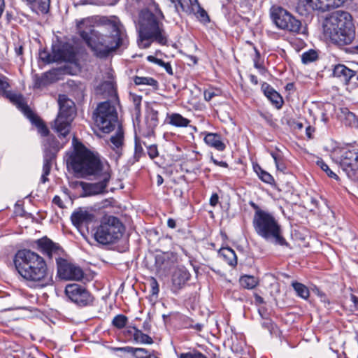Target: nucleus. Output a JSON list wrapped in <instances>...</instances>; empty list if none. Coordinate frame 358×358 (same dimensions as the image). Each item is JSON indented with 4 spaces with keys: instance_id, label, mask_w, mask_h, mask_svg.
<instances>
[{
    "instance_id": "obj_38",
    "label": "nucleus",
    "mask_w": 358,
    "mask_h": 358,
    "mask_svg": "<svg viewBox=\"0 0 358 358\" xmlns=\"http://www.w3.org/2000/svg\"><path fill=\"white\" fill-rule=\"evenodd\" d=\"M145 155V151L143 148L142 142L137 136H136L135 137L134 154V162H138L139 159Z\"/></svg>"
},
{
    "instance_id": "obj_49",
    "label": "nucleus",
    "mask_w": 358,
    "mask_h": 358,
    "mask_svg": "<svg viewBox=\"0 0 358 358\" xmlns=\"http://www.w3.org/2000/svg\"><path fill=\"white\" fill-rule=\"evenodd\" d=\"M259 171H256L257 173L259 178L264 182L267 184H272L274 182L273 177L268 173V172L264 171L260 167H259Z\"/></svg>"
},
{
    "instance_id": "obj_24",
    "label": "nucleus",
    "mask_w": 358,
    "mask_h": 358,
    "mask_svg": "<svg viewBox=\"0 0 358 358\" xmlns=\"http://www.w3.org/2000/svg\"><path fill=\"white\" fill-rule=\"evenodd\" d=\"M352 75V70L344 64H337L333 69V76L340 79L345 85L349 84V80Z\"/></svg>"
},
{
    "instance_id": "obj_20",
    "label": "nucleus",
    "mask_w": 358,
    "mask_h": 358,
    "mask_svg": "<svg viewBox=\"0 0 358 358\" xmlns=\"http://www.w3.org/2000/svg\"><path fill=\"white\" fill-rule=\"evenodd\" d=\"M94 218V215L86 210L79 208L74 211L71 216L72 224L77 228L82 227L90 223Z\"/></svg>"
},
{
    "instance_id": "obj_50",
    "label": "nucleus",
    "mask_w": 358,
    "mask_h": 358,
    "mask_svg": "<svg viewBox=\"0 0 358 358\" xmlns=\"http://www.w3.org/2000/svg\"><path fill=\"white\" fill-rule=\"evenodd\" d=\"M39 57L46 64L57 62V60L55 59L54 53L52 52V55H51L46 50H41L39 52Z\"/></svg>"
},
{
    "instance_id": "obj_44",
    "label": "nucleus",
    "mask_w": 358,
    "mask_h": 358,
    "mask_svg": "<svg viewBox=\"0 0 358 358\" xmlns=\"http://www.w3.org/2000/svg\"><path fill=\"white\" fill-rule=\"evenodd\" d=\"M171 3L174 5L176 12L180 13L183 12L185 13H191V10L189 8H186V5L182 1V0H169Z\"/></svg>"
},
{
    "instance_id": "obj_46",
    "label": "nucleus",
    "mask_w": 358,
    "mask_h": 358,
    "mask_svg": "<svg viewBox=\"0 0 358 358\" xmlns=\"http://www.w3.org/2000/svg\"><path fill=\"white\" fill-rule=\"evenodd\" d=\"M317 164L329 177L336 180L338 179V176L329 169V166L322 159L317 161Z\"/></svg>"
},
{
    "instance_id": "obj_40",
    "label": "nucleus",
    "mask_w": 358,
    "mask_h": 358,
    "mask_svg": "<svg viewBox=\"0 0 358 358\" xmlns=\"http://www.w3.org/2000/svg\"><path fill=\"white\" fill-rule=\"evenodd\" d=\"M318 58V54L315 50L310 49L301 55V61L303 64H307L315 62Z\"/></svg>"
},
{
    "instance_id": "obj_22",
    "label": "nucleus",
    "mask_w": 358,
    "mask_h": 358,
    "mask_svg": "<svg viewBox=\"0 0 358 358\" xmlns=\"http://www.w3.org/2000/svg\"><path fill=\"white\" fill-rule=\"evenodd\" d=\"M204 142L218 151H224L226 148L221 136L217 133H207L204 137Z\"/></svg>"
},
{
    "instance_id": "obj_31",
    "label": "nucleus",
    "mask_w": 358,
    "mask_h": 358,
    "mask_svg": "<svg viewBox=\"0 0 358 358\" xmlns=\"http://www.w3.org/2000/svg\"><path fill=\"white\" fill-rule=\"evenodd\" d=\"M50 76H51V73L49 72L43 73L41 76H36L34 79V87L41 89L51 84L53 80Z\"/></svg>"
},
{
    "instance_id": "obj_28",
    "label": "nucleus",
    "mask_w": 358,
    "mask_h": 358,
    "mask_svg": "<svg viewBox=\"0 0 358 358\" xmlns=\"http://www.w3.org/2000/svg\"><path fill=\"white\" fill-rule=\"evenodd\" d=\"M66 85L69 88L71 92L78 99L84 96L85 86L80 81L69 80L66 82Z\"/></svg>"
},
{
    "instance_id": "obj_7",
    "label": "nucleus",
    "mask_w": 358,
    "mask_h": 358,
    "mask_svg": "<svg viewBox=\"0 0 358 358\" xmlns=\"http://www.w3.org/2000/svg\"><path fill=\"white\" fill-rule=\"evenodd\" d=\"M124 231V225L117 217H104L94 233V238L100 244H111L122 237Z\"/></svg>"
},
{
    "instance_id": "obj_33",
    "label": "nucleus",
    "mask_w": 358,
    "mask_h": 358,
    "mask_svg": "<svg viewBox=\"0 0 358 358\" xmlns=\"http://www.w3.org/2000/svg\"><path fill=\"white\" fill-rule=\"evenodd\" d=\"M113 145V149H120L122 148L124 141V131L120 125L117 126V130L114 136H112L110 139Z\"/></svg>"
},
{
    "instance_id": "obj_14",
    "label": "nucleus",
    "mask_w": 358,
    "mask_h": 358,
    "mask_svg": "<svg viewBox=\"0 0 358 358\" xmlns=\"http://www.w3.org/2000/svg\"><path fill=\"white\" fill-rule=\"evenodd\" d=\"M57 275L64 280H81L83 278L84 273L83 269L62 258L57 263Z\"/></svg>"
},
{
    "instance_id": "obj_6",
    "label": "nucleus",
    "mask_w": 358,
    "mask_h": 358,
    "mask_svg": "<svg viewBox=\"0 0 358 358\" xmlns=\"http://www.w3.org/2000/svg\"><path fill=\"white\" fill-rule=\"evenodd\" d=\"M327 27L331 41L339 46L349 45L355 38L352 16L348 12L337 10L332 13Z\"/></svg>"
},
{
    "instance_id": "obj_36",
    "label": "nucleus",
    "mask_w": 358,
    "mask_h": 358,
    "mask_svg": "<svg viewBox=\"0 0 358 358\" xmlns=\"http://www.w3.org/2000/svg\"><path fill=\"white\" fill-rule=\"evenodd\" d=\"M134 341L136 343H142V344H152L153 339L143 333L141 330H135L134 331Z\"/></svg>"
},
{
    "instance_id": "obj_42",
    "label": "nucleus",
    "mask_w": 358,
    "mask_h": 358,
    "mask_svg": "<svg viewBox=\"0 0 358 358\" xmlns=\"http://www.w3.org/2000/svg\"><path fill=\"white\" fill-rule=\"evenodd\" d=\"M127 320L128 319L125 315L122 314H119L113 318L112 321V324L115 327L121 329L126 326Z\"/></svg>"
},
{
    "instance_id": "obj_45",
    "label": "nucleus",
    "mask_w": 358,
    "mask_h": 358,
    "mask_svg": "<svg viewBox=\"0 0 358 358\" xmlns=\"http://www.w3.org/2000/svg\"><path fill=\"white\" fill-rule=\"evenodd\" d=\"M130 98L131 99V101L134 106L135 114L136 115V116H139L141 115V106L142 96L131 93Z\"/></svg>"
},
{
    "instance_id": "obj_60",
    "label": "nucleus",
    "mask_w": 358,
    "mask_h": 358,
    "mask_svg": "<svg viewBox=\"0 0 358 358\" xmlns=\"http://www.w3.org/2000/svg\"><path fill=\"white\" fill-rule=\"evenodd\" d=\"M210 159L217 166L224 167V168L228 167V164L226 162L218 161L217 159H215L213 156H211Z\"/></svg>"
},
{
    "instance_id": "obj_12",
    "label": "nucleus",
    "mask_w": 358,
    "mask_h": 358,
    "mask_svg": "<svg viewBox=\"0 0 358 358\" xmlns=\"http://www.w3.org/2000/svg\"><path fill=\"white\" fill-rule=\"evenodd\" d=\"M336 161L349 178L355 176L358 169V152L355 149L342 148L335 151Z\"/></svg>"
},
{
    "instance_id": "obj_3",
    "label": "nucleus",
    "mask_w": 358,
    "mask_h": 358,
    "mask_svg": "<svg viewBox=\"0 0 358 358\" xmlns=\"http://www.w3.org/2000/svg\"><path fill=\"white\" fill-rule=\"evenodd\" d=\"M13 264L18 274L31 287L42 289L54 282L45 259L30 249L19 250L13 257Z\"/></svg>"
},
{
    "instance_id": "obj_56",
    "label": "nucleus",
    "mask_w": 358,
    "mask_h": 358,
    "mask_svg": "<svg viewBox=\"0 0 358 358\" xmlns=\"http://www.w3.org/2000/svg\"><path fill=\"white\" fill-rule=\"evenodd\" d=\"M345 0H329L330 9H334L341 6Z\"/></svg>"
},
{
    "instance_id": "obj_53",
    "label": "nucleus",
    "mask_w": 358,
    "mask_h": 358,
    "mask_svg": "<svg viewBox=\"0 0 358 358\" xmlns=\"http://www.w3.org/2000/svg\"><path fill=\"white\" fill-rule=\"evenodd\" d=\"M348 85L351 86L353 88L358 87V71H356L352 70V75L351 78L349 80V84Z\"/></svg>"
},
{
    "instance_id": "obj_2",
    "label": "nucleus",
    "mask_w": 358,
    "mask_h": 358,
    "mask_svg": "<svg viewBox=\"0 0 358 358\" xmlns=\"http://www.w3.org/2000/svg\"><path fill=\"white\" fill-rule=\"evenodd\" d=\"M108 26L110 34L103 35L95 30L90 20H83L77 24L80 36L94 55L100 58L107 57L110 52L127 43L124 27L120 21H110Z\"/></svg>"
},
{
    "instance_id": "obj_55",
    "label": "nucleus",
    "mask_w": 358,
    "mask_h": 358,
    "mask_svg": "<svg viewBox=\"0 0 358 358\" xmlns=\"http://www.w3.org/2000/svg\"><path fill=\"white\" fill-rule=\"evenodd\" d=\"M215 96H217V94L213 90H208L204 92V99L206 101H209Z\"/></svg>"
},
{
    "instance_id": "obj_63",
    "label": "nucleus",
    "mask_w": 358,
    "mask_h": 358,
    "mask_svg": "<svg viewBox=\"0 0 358 358\" xmlns=\"http://www.w3.org/2000/svg\"><path fill=\"white\" fill-rule=\"evenodd\" d=\"M52 202L60 208L63 207V201L59 196H55Z\"/></svg>"
},
{
    "instance_id": "obj_9",
    "label": "nucleus",
    "mask_w": 358,
    "mask_h": 358,
    "mask_svg": "<svg viewBox=\"0 0 358 358\" xmlns=\"http://www.w3.org/2000/svg\"><path fill=\"white\" fill-rule=\"evenodd\" d=\"M59 112L55 120V131L59 136L66 137L70 132L71 124L74 119L76 110L73 102L66 99L64 95L59 96Z\"/></svg>"
},
{
    "instance_id": "obj_34",
    "label": "nucleus",
    "mask_w": 358,
    "mask_h": 358,
    "mask_svg": "<svg viewBox=\"0 0 358 358\" xmlns=\"http://www.w3.org/2000/svg\"><path fill=\"white\" fill-rule=\"evenodd\" d=\"M292 286L298 296L303 299H308L310 296V291L305 285L296 281H294L292 282Z\"/></svg>"
},
{
    "instance_id": "obj_11",
    "label": "nucleus",
    "mask_w": 358,
    "mask_h": 358,
    "mask_svg": "<svg viewBox=\"0 0 358 358\" xmlns=\"http://www.w3.org/2000/svg\"><path fill=\"white\" fill-rule=\"evenodd\" d=\"M65 294L68 299L79 307L92 306L94 297L92 294L83 285L72 283L65 287Z\"/></svg>"
},
{
    "instance_id": "obj_25",
    "label": "nucleus",
    "mask_w": 358,
    "mask_h": 358,
    "mask_svg": "<svg viewBox=\"0 0 358 358\" xmlns=\"http://www.w3.org/2000/svg\"><path fill=\"white\" fill-rule=\"evenodd\" d=\"M219 255L231 266L237 265V256L234 250L229 247H222L218 251Z\"/></svg>"
},
{
    "instance_id": "obj_39",
    "label": "nucleus",
    "mask_w": 358,
    "mask_h": 358,
    "mask_svg": "<svg viewBox=\"0 0 358 358\" xmlns=\"http://www.w3.org/2000/svg\"><path fill=\"white\" fill-rule=\"evenodd\" d=\"M34 2L37 12L42 14H46L49 12L50 0H34Z\"/></svg>"
},
{
    "instance_id": "obj_30",
    "label": "nucleus",
    "mask_w": 358,
    "mask_h": 358,
    "mask_svg": "<svg viewBox=\"0 0 358 358\" xmlns=\"http://www.w3.org/2000/svg\"><path fill=\"white\" fill-rule=\"evenodd\" d=\"M133 80L136 85H148L152 87L154 90L159 89V83L157 80L152 77H143L136 76L133 78Z\"/></svg>"
},
{
    "instance_id": "obj_61",
    "label": "nucleus",
    "mask_w": 358,
    "mask_h": 358,
    "mask_svg": "<svg viewBox=\"0 0 358 358\" xmlns=\"http://www.w3.org/2000/svg\"><path fill=\"white\" fill-rule=\"evenodd\" d=\"M291 127L295 130H301L303 128V124L300 122L293 121Z\"/></svg>"
},
{
    "instance_id": "obj_1",
    "label": "nucleus",
    "mask_w": 358,
    "mask_h": 358,
    "mask_svg": "<svg viewBox=\"0 0 358 358\" xmlns=\"http://www.w3.org/2000/svg\"><path fill=\"white\" fill-rule=\"evenodd\" d=\"M67 164L74 172L85 176H93L98 182H81L85 196H92L105 192L110 179L109 164L101 160L98 154L87 149L81 143L74 145V151L69 156Z\"/></svg>"
},
{
    "instance_id": "obj_4",
    "label": "nucleus",
    "mask_w": 358,
    "mask_h": 358,
    "mask_svg": "<svg viewBox=\"0 0 358 358\" xmlns=\"http://www.w3.org/2000/svg\"><path fill=\"white\" fill-rule=\"evenodd\" d=\"M164 17L159 5L155 2L148 8L142 9L138 15L140 40H152L162 45H166L168 37L162 22Z\"/></svg>"
},
{
    "instance_id": "obj_59",
    "label": "nucleus",
    "mask_w": 358,
    "mask_h": 358,
    "mask_svg": "<svg viewBox=\"0 0 358 358\" xmlns=\"http://www.w3.org/2000/svg\"><path fill=\"white\" fill-rule=\"evenodd\" d=\"M218 201H219V196H218L217 194V193L213 194L210 198V201H209L210 205L211 206L215 207L217 204Z\"/></svg>"
},
{
    "instance_id": "obj_37",
    "label": "nucleus",
    "mask_w": 358,
    "mask_h": 358,
    "mask_svg": "<svg viewBox=\"0 0 358 358\" xmlns=\"http://www.w3.org/2000/svg\"><path fill=\"white\" fill-rule=\"evenodd\" d=\"M182 322L183 326L187 329H194L197 331H201L203 328V324L194 323V320L192 318L187 316L182 317Z\"/></svg>"
},
{
    "instance_id": "obj_13",
    "label": "nucleus",
    "mask_w": 358,
    "mask_h": 358,
    "mask_svg": "<svg viewBox=\"0 0 358 358\" xmlns=\"http://www.w3.org/2000/svg\"><path fill=\"white\" fill-rule=\"evenodd\" d=\"M37 249L49 259H55L56 263L64 255V250L59 243L53 242L47 236L36 241Z\"/></svg>"
},
{
    "instance_id": "obj_35",
    "label": "nucleus",
    "mask_w": 358,
    "mask_h": 358,
    "mask_svg": "<svg viewBox=\"0 0 358 358\" xmlns=\"http://www.w3.org/2000/svg\"><path fill=\"white\" fill-rule=\"evenodd\" d=\"M257 279L252 275H245L240 278L241 285L245 289H251L255 287L257 285Z\"/></svg>"
},
{
    "instance_id": "obj_54",
    "label": "nucleus",
    "mask_w": 358,
    "mask_h": 358,
    "mask_svg": "<svg viewBox=\"0 0 358 358\" xmlns=\"http://www.w3.org/2000/svg\"><path fill=\"white\" fill-rule=\"evenodd\" d=\"M189 4L186 5V8H189L191 10V13H186L187 15H189L192 13H195V9H196L197 7L200 6V3L198 0H188Z\"/></svg>"
},
{
    "instance_id": "obj_15",
    "label": "nucleus",
    "mask_w": 358,
    "mask_h": 358,
    "mask_svg": "<svg viewBox=\"0 0 358 358\" xmlns=\"http://www.w3.org/2000/svg\"><path fill=\"white\" fill-rule=\"evenodd\" d=\"M297 10L301 14L310 13L312 10L325 12L331 10L329 0H299Z\"/></svg>"
},
{
    "instance_id": "obj_43",
    "label": "nucleus",
    "mask_w": 358,
    "mask_h": 358,
    "mask_svg": "<svg viewBox=\"0 0 358 358\" xmlns=\"http://www.w3.org/2000/svg\"><path fill=\"white\" fill-rule=\"evenodd\" d=\"M178 358H207V357L200 351L194 349L178 355Z\"/></svg>"
},
{
    "instance_id": "obj_29",
    "label": "nucleus",
    "mask_w": 358,
    "mask_h": 358,
    "mask_svg": "<svg viewBox=\"0 0 358 358\" xmlns=\"http://www.w3.org/2000/svg\"><path fill=\"white\" fill-rule=\"evenodd\" d=\"M117 351L130 353L134 358H147L150 350L143 348H134L131 346H126L122 348H117Z\"/></svg>"
},
{
    "instance_id": "obj_17",
    "label": "nucleus",
    "mask_w": 358,
    "mask_h": 358,
    "mask_svg": "<svg viewBox=\"0 0 358 358\" xmlns=\"http://www.w3.org/2000/svg\"><path fill=\"white\" fill-rule=\"evenodd\" d=\"M145 121L146 129L143 131V135L150 136L154 134L155 129L159 124V111L153 107H148Z\"/></svg>"
},
{
    "instance_id": "obj_18",
    "label": "nucleus",
    "mask_w": 358,
    "mask_h": 358,
    "mask_svg": "<svg viewBox=\"0 0 358 358\" xmlns=\"http://www.w3.org/2000/svg\"><path fill=\"white\" fill-rule=\"evenodd\" d=\"M190 273L185 266L178 267L172 276V290L176 293L190 278Z\"/></svg>"
},
{
    "instance_id": "obj_19",
    "label": "nucleus",
    "mask_w": 358,
    "mask_h": 358,
    "mask_svg": "<svg viewBox=\"0 0 358 358\" xmlns=\"http://www.w3.org/2000/svg\"><path fill=\"white\" fill-rule=\"evenodd\" d=\"M46 137L44 143L43 160L53 162L57 152L60 149L59 143L53 136L48 135Z\"/></svg>"
},
{
    "instance_id": "obj_52",
    "label": "nucleus",
    "mask_w": 358,
    "mask_h": 358,
    "mask_svg": "<svg viewBox=\"0 0 358 358\" xmlns=\"http://www.w3.org/2000/svg\"><path fill=\"white\" fill-rule=\"evenodd\" d=\"M156 64H157L162 67H164L165 71H166V73H168L169 75L173 74V69H172V67H171V65L170 64V63L165 62L162 59H156Z\"/></svg>"
},
{
    "instance_id": "obj_41",
    "label": "nucleus",
    "mask_w": 358,
    "mask_h": 358,
    "mask_svg": "<svg viewBox=\"0 0 358 358\" xmlns=\"http://www.w3.org/2000/svg\"><path fill=\"white\" fill-rule=\"evenodd\" d=\"M271 155L273 157L275 166L278 171L284 172L287 167L284 162L283 158L279 152H271Z\"/></svg>"
},
{
    "instance_id": "obj_10",
    "label": "nucleus",
    "mask_w": 358,
    "mask_h": 358,
    "mask_svg": "<svg viewBox=\"0 0 358 358\" xmlns=\"http://www.w3.org/2000/svg\"><path fill=\"white\" fill-rule=\"evenodd\" d=\"M271 17L278 28L294 34L300 32L301 22L283 8H272Z\"/></svg>"
},
{
    "instance_id": "obj_21",
    "label": "nucleus",
    "mask_w": 358,
    "mask_h": 358,
    "mask_svg": "<svg viewBox=\"0 0 358 358\" xmlns=\"http://www.w3.org/2000/svg\"><path fill=\"white\" fill-rule=\"evenodd\" d=\"M262 90L264 95L275 105L277 108H280L283 103V99L280 94L275 91L269 84L264 83Z\"/></svg>"
},
{
    "instance_id": "obj_16",
    "label": "nucleus",
    "mask_w": 358,
    "mask_h": 358,
    "mask_svg": "<svg viewBox=\"0 0 358 358\" xmlns=\"http://www.w3.org/2000/svg\"><path fill=\"white\" fill-rule=\"evenodd\" d=\"M55 59L57 62H73L76 60V55L73 46L69 43H64L62 45L52 48Z\"/></svg>"
},
{
    "instance_id": "obj_8",
    "label": "nucleus",
    "mask_w": 358,
    "mask_h": 358,
    "mask_svg": "<svg viewBox=\"0 0 358 358\" xmlns=\"http://www.w3.org/2000/svg\"><path fill=\"white\" fill-rule=\"evenodd\" d=\"M93 116L96 125L103 133L108 134L120 125L115 106L111 101L99 103Z\"/></svg>"
},
{
    "instance_id": "obj_23",
    "label": "nucleus",
    "mask_w": 358,
    "mask_h": 358,
    "mask_svg": "<svg viewBox=\"0 0 358 358\" xmlns=\"http://www.w3.org/2000/svg\"><path fill=\"white\" fill-rule=\"evenodd\" d=\"M164 123L174 126L176 127H187L190 120L184 117L182 115L177 113H167Z\"/></svg>"
},
{
    "instance_id": "obj_32",
    "label": "nucleus",
    "mask_w": 358,
    "mask_h": 358,
    "mask_svg": "<svg viewBox=\"0 0 358 358\" xmlns=\"http://www.w3.org/2000/svg\"><path fill=\"white\" fill-rule=\"evenodd\" d=\"M101 89L104 92H107L109 96L113 99L117 101L118 97L115 88V83L114 80H107L102 83Z\"/></svg>"
},
{
    "instance_id": "obj_5",
    "label": "nucleus",
    "mask_w": 358,
    "mask_h": 358,
    "mask_svg": "<svg viewBox=\"0 0 358 358\" xmlns=\"http://www.w3.org/2000/svg\"><path fill=\"white\" fill-rule=\"evenodd\" d=\"M252 225L258 236L274 245L289 247L282 235L280 224L274 215L266 210L255 212Z\"/></svg>"
},
{
    "instance_id": "obj_26",
    "label": "nucleus",
    "mask_w": 358,
    "mask_h": 358,
    "mask_svg": "<svg viewBox=\"0 0 358 358\" xmlns=\"http://www.w3.org/2000/svg\"><path fill=\"white\" fill-rule=\"evenodd\" d=\"M38 129L39 134L43 136H48L49 134V129L43 122V121L34 112L27 117Z\"/></svg>"
},
{
    "instance_id": "obj_47",
    "label": "nucleus",
    "mask_w": 358,
    "mask_h": 358,
    "mask_svg": "<svg viewBox=\"0 0 358 358\" xmlns=\"http://www.w3.org/2000/svg\"><path fill=\"white\" fill-rule=\"evenodd\" d=\"M52 164V162L43 160V174L41 178V182L42 183H45L47 181H48V176L50 173Z\"/></svg>"
},
{
    "instance_id": "obj_48",
    "label": "nucleus",
    "mask_w": 358,
    "mask_h": 358,
    "mask_svg": "<svg viewBox=\"0 0 358 358\" xmlns=\"http://www.w3.org/2000/svg\"><path fill=\"white\" fill-rule=\"evenodd\" d=\"M198 18L200 21L208 22L210 21L209 16L207 12L200 6L195 9V13H192Z\"/></svg>"
},
{
    "instance_id": "obj_58",
    "label": "nucleus",
    "mask_w": 358,
    "mask_h": 358,
    "mask_svg": "<svg viewBox=\"0 0 358 358\" xmlns=\"http://www.w3.org/2000/svg\"><path fill=\"white\" fill-rule=\"evenodd\" d=\"M23 46L22 45H15V52L16 56L20 57V61L23 62Z\"/></svg>"
},
{
    "instance_id": "obj_64",
    "label": "nucleus",
    "mask_w": 358,
    "mask_h": 358,
    "mask_svg": "<svg viewBox=\"0 0 358 358\" xmlns=\"http://www.w3.org/2000/svg\"><path fill=\"white\" fill-rule=\"evenodd\" d=\"M350 300L353 303V307L355 310H358V297L354 294L350 295Z\"/></svg>"
},
{
    "instance_id": "obj_51",
    "label": "nucleus",
    "mask_w": 358,
    "mask_h": 358,
    "mask_svg": "<svg viewBox=\"0 0 358 358\" xmlns=\"http://www.w3.org/2000/svg\"><path fill=\"white\" fill-rule=\"evenodd\" d=\"M143 144L146 146L147 148V150H148V154L150 157V159H153L155 158H156L157 157H158L159 155V152H158V148H157V145L155 144H153V145H150L149 146H147L145 143H143Z\"/></svg>"
},
{
    "instance_id": "obj_57",
    "label": "nucleus",
    "mask_w": 358,
    "mask_h": 358,
    "mask_svg": "<svg viewBox=\"0 0 358 358\" xmlns=\"http://www.w3.org/2000/svg\"><path fill=\"white\" fill-rule=\"evenodd\" d=\"M254 50H255V57L254 58V66L257 69H260L261 68V65L259 64V59L260 58V52L257 49L256 47H254Z\"/></svg>"
},
{
    "instance_id": "obj_27",
    "label": "nucleus",
    "mask_w": 358,
    "mask_h": 358,
    "mask_svg": "<svg viewBox=\"0 0 358 358\" xmlns=\"http://www.w3.org/2000/svg\"><path fill=\"white\" fill-rule=\"evenodd\" d=\"M10 101L17 105L26 117L30 115L33 111L26 103L24 98L21 94H13L10 96Z\"/></svg>"
},
{
    "instance_id": "obj_62",
    "label": "nucleus",
    "mask_w": 358,
    "mask_h": 358,
    "mask_svg": "<svg viewBox=\"0 0 358 358\" xmlns=\"http://www.w3.org/2000/svg\"><path fill=\"white\" fill-rule=\"evenodd\" d=\"M159 286L157 280L155 279H153V281L152 282V294H157L159 292Z\"/></svg>"
}]
</instances>
